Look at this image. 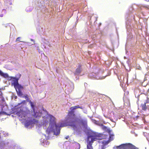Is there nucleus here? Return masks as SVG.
<instances>
[{
	"label": "nucleus",
	"instance_id": "obj_3",
	"mask_svg": "<svg viewBox=\"0 0 149 149\" xmlns=\"http://www.w3.org/2000/svg\"><path fill=\"white\" fill-rule=\"evenodd\" d=\"M10 79L13 81V83L12 84H13L16 90L17 89L18 90H21L23 89V87L18 83V78L12 77H10Z\"/></svg>",
	"mask_w": 149,
	"mask_h": 149
},
{
	"label": "nucleus",
	"instance_id": "obj_11",
	"mask_svg": "<svg viewBox=\"0 0 149 149\" xmlns=\"http://www.w3.org/2000/svg\"><path fill=\"white\" fill-rule=\"evenodd\" d=\"M141 107L142 110L144 111H146L147 109H149L148 107L146 106V103L145 102L143 104H141Z\"/></svg>",
	"mask_w": 149,
	"mask_h": 149
},
{
	"label": "nucleus",
	"instance_id": "obj_14",
	"mask_svg": "<svg viewBox=\"0 0 149 149\" xmlns=\"http://www.w3.org/2000/svg\"><path fill=\"white\" fill-rule=\"evenodd\" d=\"M18 95L19 96H22L23 95V94L21 90H16Z\"/></svg>",
	"mask_w": 149,
	"mask_h": 149
},
{
	"label": "nucleus",
	"instance_id": "obj_8",
	"mask_svg": "<svg viewBox=\"0 0 149 149\" xmlns=\"http://www.w3.org/2000/svg\"><path fill=\"white\" fill-rule=\"evenodd\" d=\"M38 123V121L35 119H33L32 120L29 121L26 123L27 126H29L33 124H36Z\"/></svg>",
	"mask_w": 149,
	"mask_h": 149
},
{
	"label": "nucleus",
	"instance_id": "obj_15",
	"mask_svg": "<svg viewBox=\"0 0 149 149\" xmlns=\"http://www.w3.org/2000/svg\"><path fill=\"white\" fill-rule=\"evenodd\" d=\"M29 102L31 106V107L33 109V111H34V110H35L34 108V105L33 104V103L31 101H30Z\"/></svg>",
	"mask_w": 149,
	"mask_h": 149
},
{
	"label": "nucleus",
	"instance_id": "obj_23",
	"mask_svg": "<svg viewBox=\"0 0 149 149\" xmlns=\"http://www.w3.org/2000/svg\"><path fill=\"white\" fill-rule=\"evenodd\" d=\"M137 117H139V116H137Z\"/></svg>",
	"mask_w": 149,
	"mask_h": 149
},
{
	"label": "nucleus",
	"instance_id": "obj_22",
	"mask_svg": "<svg viewBox=\"0 0 149 149\" xmlns=\"http://www.w3.org/2000/svg\"><path fill=\"white\" fill-rule=\"evenodd\" d=\"M2 100H3V101H4V99H2Z\"/></svg>",
	"mask_w": 149,
	"mask_h": 149
},
{
	"label": "nucleus",
	"instance_id": "obj_1",
	"mask_svg": "<svg viewBox=\"0 0 149 149\" xmlns=\"http://www.w3.org/2000/svg\"><path fill=\"white\" fill-rule=\"evenodd\" d=\"M43 121L44 123H48L49 121L50 122V124L52 126L55 125L56 128L54 131V134L56 135H58L60 133L61 127H63L68 126H70L72 127L74 129L76 128V125L74 124V122H65L60 123L58 125L56 123L55 118L50 114H48L46 116L42 117Z\"/></svg>",
	"mask_w": 149,
	"mask_h": 149
},
{
	"label": "nucleus",
	"instance_id": "obj_19",
	"mask_svg": "<svg viewBox=\"0 0 149 149\" xmlns=\"http://www.w3.org/2000/svg\"><path fill=\"white\" fill-rule=\"evenodd\" d=\"M113 135H110V139H111V138H113ZM113 139H111V140Z\"/></svg>",
	"mask_w": 149,
	"mask_h": 149
},
{
	"label": "nucleus",
	"instance_id": "obj_17",
	"mask_svg": "<svg viewBox=\"0 0 149 149\" xmlns=\"http://www.w3.org/2000/svg\"><path fill=\"white\" fill-rule=\"evenodd\" d=\"M25 99L26 100H28V95H25L24 96Z\"/></svg>",
	"mask_w": 149,
	"mask_h": 149
},
{
	"label": "nucleus",
	"instance_id": "obj_24",
	"mask_svg": "<svg viewBox=\"0 0 149 149\" xmlns=\"http://www.w3.org/2000/svg\"><path fill=\"white\" fill-rule=\"evenodd\" d=\"M148 1H149V0H147Z\"/></svg>",
	"mask_w": 149,
	"mask_h": 149
},
{
	"label": "nucleus",
	"instance_id": "obj_4",
	"mask_svg": "<svg viewBox=\"0 0 149 149\" xmlns=\"http://www.w3.org/2000/svg\"><path fill=\"white\" fill-rule=\"evenodd\" d=\"M78 108H80L81 109H83L82 107L80 106L79 105L70 107V111L68 112V116L69 117V118H70L71 116L75 117V114L74 113L75 110Z\"/></svg>",
	"mask_w": 149,
	"mask_h": 149
},
{
	"label": "nucleus",
	"instance_id": "obj_25",
	"mask_svg": "<svg viewBox=\"0 0 149 149\" xmlns=\"http://www.w3.org/2000/svg\"><path fill=\"white\" fill-rule=\"evenodd\" d=\"M1 17H2V15H1Z\"/></svg>",
	"mask_w": 149,
	"mask_h": 149
},
{
	"label": "nucleus",
	"instance_id": "obj_18",
	"mask_svg": "<svg viewBox=\"0 0 149 149\" xmlns=\"http://www.w3.org/2000/svg\"><path fill=\"white\" fill-rule=\"evenodd\" d=\"M20 37H18L16 39V41H19V39H20Z\"/></svg>",
	"mask_w": 149,
	"mask_h": 149
},
{
	"label": "nucleus",
	"instance_id": "obj_16",
	"mask_svg": "<svg viewBox=\"0 0 149 149\" xmlns=\"http://www.w3.org/2000/svg\"><path fill=\"white\" fill-rule=\"evenodd\" d=\"M105 148L104 145H102L99 146L98 149H105Z\"/></svg>",
	"mask_w": 149,
	"mask_h": 149
},
{
	"label": "nucleus",
	"instance_id": "obj_2",
	"mask_svg": "<svg viewBox=\"0 0 149 149\" xmlns=\"http://www.w3.org/2000/svg\"><path fill=\"white\" fill-rule=\"evenodd\" d=\"M97 139L96 136L90 135L88 136L87 139V149H93L92 145L94 141Z\"/></svg>",
	"mask_w": 149,
	"mask_h": 149
},
{
	"label": "nucleus",
	"instance_id": "obj_5",
	"mask_svg": "<svg viewBox=\"0 0 149 149\" xmlns=\"http://www.w3.org/2000/svg\"><path fill=\"white\" fill-rule=\"evenodd\" d=\"M117 147L119 149H136V148L134 146L130 144H122Z\"/></svg>",
	"mask_w": 149,
	"mask_h": 149
},
{
	"label": "nucleus",
	"instance_id": "obj_21",
	"mask_svg": "<svg viewBox=\"0 0 149 149\" xmlns=\"http://www.w3.org/2000/svg\"><path fill=\"white\" fill-rule=\"evenodd\" d=\"M104 128L105 129H106L107 128V127L105 126H104Z\"/></svg>",
	"mask_w": 149,
	"mask_h": 149
},
{
	"label": "nucleus",
	"instance_id": "obj_7",
	"mask_svg": "<svg viewBox=\"0 0 149 149\" xmlns=\"http://www.w3.org/2000/svg\"><path fill=\"white\" fill-rule=\"evenodd\" d=\"M81 67V65H78V68L76 69L75 72L74 73L75 75H78L81 73L82 71Z\"/></svg>",
	"mask_w": 149,
	"mask_h": 149
},
{
	"label": "nucleus",
	"instance_id": "obj_10",
	"mask_svg": "<svg viewBox=\"0 0 149 149\" xmlns=\"http://www.w3.org/2000/svg\"><path fill=\"white\" fill-rule=\"evenodd\" d=\"M80 122L82 125L85 127H86L87 126V121L86 120L81 119Z\"/></svg>",
	"mask_w": 149,
	"mask_h": 149
},
{
	"label": "nucleus",
	"instance_id": "obj_13",
	"mask_svg": "<svg viewBox=\"0 0 149 149\" xmlns=\"http://www.w3.org/2000/svg\"><path fill=\"white\" fill-rule=\"evenodd\" d=\"M0 75L5 78H7L8 77V74H7L3 73L0 70Z\"/></svg>",
	"mask_w": 149,
	"mask_h": 149
},
{
	"label": "nucleus",
	"instance_id": "obj_6",
	"mask_svg": "<svg viewBox=\"0 0 149 149\" xmlns=\"http://www.w3.org/2000/svg\"><path fill=\"white\" fill-rule=\"evenodd\" d=\"M32 113L33 116L36 118H38L42 116L41 112H36L35 110H34V111H32Z\"/></svg>",
	"mask_w": 149,
	"mask_h": 149
},
{
	"label": "nucleus",
	"instance_id": "obj_20",
	"mask_svg": "<svg viewBox=\"0 0 149 149\" xmlns=\"http://www.w3.org/2000/svg\"><path fill=\"white\" fill-rule=\"evenodd\" d=\"M69 136H66L65 137V138L66 139H68V138H69Z\"/></svg>",
	"mask_w": 149,
	"mask_h": 149
},
{
	"label": "nucleus",
	"instance_id": "obj_12",
	"mask_svg": "<svg viewBox=\"0 0 149 149\" xmlns=\"http://www.w3.org/2000/svg\"><path fill=\"white\" fill-rule=\"evenodd\" d=\"M19 114L18 113H17L18 115H19V116L21 118H22L23 119L24 118L25 116H26V113L24 111H21L19 113Z\"/></svg>",
	"mask_w": 149,
	"mask_h": 149
},
{
	"label": "nucleus",
	"instance_id": "obj_9",
	"mask_svg": "<svg viewBox=\"0 0 149 149\" xmlns=\"http://www.w3.org/2000/svg\"><path fill=\"white\" fill-rule=\"evenodd\" d=\"M80 145L79 143L73 144L71 146V149H79Z\"/></svg>",
	"mask_w": 149,
	"mask_h": 149
}]
</instances>
